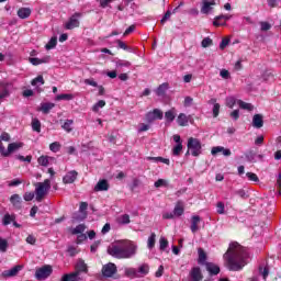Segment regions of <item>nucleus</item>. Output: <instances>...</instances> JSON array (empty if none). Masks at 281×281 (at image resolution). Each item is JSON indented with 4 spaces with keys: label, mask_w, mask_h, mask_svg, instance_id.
Returning <instances> with one entry per match:
<instances>
[{
    "label": "nucleus",
    "mask_w": 281,
    "mask_h": 281,
    "mask_svg": "<svg viewBox=\"0 0 281 281\" xmlns=\"http://www.w3.org/2000/svg\"><path fill=\"white\" fill-rule=\"evenodd\" d=\"M74 120H66L61 125V128L66 131V133H71L74 131Z\"/></svg>",
    "instance_id": "obj_28"
},
{
    "label": "nucleus",
    "mask_w": 281,
    "mask_h": 281,
    "mask_svg": "<svg viewBox=\"0 0 281 281\" xmlns=\"http://www.w3.org/2000/svg\"><path fill=\"white\" fill-rule=\"evenodd\" d=\"M246 177L249 179V181H254L255 183H258V181H260L258 176L254 172H247Z\"/></svg>",
    "instance_id": "obj_50"
},
{
    "label": "nucleus",
    "mask_w": 281,
    "mask_h": 281,
    "mask_svg": "<svg viewBox=\"0 0 281 281\" xmlns=\"http://www.w3.org/2000/svg\"><path fill=\"white\" fill-rule=\"evenodd\" d=\"M56 45H58V37L54 36L45 45V49H54V47H56Z\"/></svg>",
    "instance_id": "obj_34"
},
{
    "label": "nucleus",
    "mask_w": 281,
    "mask_h": 281,
    "mask_svg": "<svg viewBox=\"0 0 281 281\" xmlns=\"http://www.w3.org/2000/svg\"><path fill=\"white\" fill-rule=\"evenodd\" d=\"M237 104L239 105L240 109H244L245 111H254V105H251V103L238 100Z\"/></svg>",
    "instance_id": "obj_31"
},
{
    "label": "nucleus",
    "mask_w": 281,
    "mask_h": 281,
    "mask_svg": "<svg viewBox=\"0 0 281 281\" xmlns=\"http://www.w3.org/2000/svg\"><path fill=\"white\" fill-rule=\"evenodd\" d=\"M204 267L209 272V276H218V273H221V267L213 262H205Z\"/></svg>",
    "instance_id": "obj_11"
},
{
    "label": "nucleus",
    "mask_w": 281,
    "mask_h": 281,
    "mask_svg": "<svg viewBox=\"0 0 281 281\" xmlns=\"http://www.w3.org/2000/svg\"><path fill=\"white\" fill-rule=\"evenodd\" d=\"M223 258L228 271H243L247 265V258H249V254L245 247L238 244V241H233L229 244V247L224 254Z\"/></svg>",
    "instance_id": "obj_1"
},
{
    "label": "nucleus",
    "mask_w": 281,
    "mask_h": 281,
    "mask_svg": "<svg viewBox=\"0 0 281 281\" xmlns=\"http://www.w3.org/2000/svg\"><path fill=\"white\" fill-rule=\"evenodd\" d=\"M100 244H101L100 240L94 241V243L90 246V251H91L92 254H95V252L98 251V247H100Z\"/></svg>",
    "instance_id": "obj_60"
},
{
    "label": "nucleus",
    "mask_w": 281,
    "mask_h": 281,
    "mask_svg": "<svg viewBox=\"0 0 281 281\" xmlns=\"http://www.w3.org/2000/svg\"><path fill=\"white\" fill-rule=\"evenodd\" d=\"M218 113H221V104L215 103L213 105V117H216L218 115Z\"/></svg>",
    "instance_id": "obj_61"
},
{
    "label": "nucleus",
    "mask_w": 281,
    "mask_h": 281,
    "mask_svg": "<svg viewBox=\"0 0 281 281\" xmlns=\"http://www.w3.org/2000/svg\"><path fill=\"white\" fill-rule=\"evenodd\" d=\"M202 47H211V45H213V41L210 37H205L204 40H202L201 43Z\"/></svg>",
    "instance_id": "obj_53"
},
{
    "label": "nucleus",
    "mask_w": 281,
    "mask_h": 281,
    "mask_svg": "<svg viewBox=\"0 0 281 281\" xmlns=\"http://www.w3.org/2000/svg\"><path fill=\"white\" fill-rule=\"evenodd\" d=\"M181 150H183V144L179 143L172 148V155L175 157H179V155H181Z\"/></svg>",
    "instance_id": "obj_38"
},
{
    "label": "nucleus",
    "mask_w": 281,
    "mask_h": 281,
    "mask_svg": "<svg viewBox=\"0 0 281 281\" xmlns=\"http://www.w3.org/2000/svg\"><path fill=\"white\" fill-rule=\"evenodd\" d=\"M19 148H23V143H11L8 146V150L4 153V157H10L12 153L19 150Z\"/></svg>",
    "instance_id": "obj_14"
},
{
    "label": "nucleus",
    "mask_w": 281,
    "mask_h": 281,
    "mask_svg": "<svg viewBox=\"0 0 281 281\" xmlns=\"http://www.w3.org/2000/svg\"><path fill=\"white\" fill-rule=\"evenodd\" d=\"M166 91H168V83H162L157 88L156 93L157 95H164Z\"/></svg>",
    "instance_id": "obj_42"
},
{
    "label": "nucleus",
    "mask_w": 281,
    "mask_h": 281,
    "mask_svg": "<svg viewBox=\"0 0 281 281\" xmlns=\"http://www.w3.org/2000/svg\"><path fill=\"white\" fill-rule=\"evenodd\" d=\"M252 126L254 128H262L265 126V120L262 114H255L252 117Z\"/></svg>",
    "instance_id": "obj_15"
},
{
    "label": "nucleus",
    "mask_w": 281,
    "mask_h": 281,
    "mask_svg": "<svg viewBox=\"0 0 281 281\" xmlns=\"http://www.w3.org/2000/svg\"><path fill=\"white\" fill-rule=\"evenodd\" d=\"M87 229V226L85 224L77 225L72 231L71 234H82Z\"/></svg>",
    "instance_id": "obj_39"
},
{
    "label": "nucleus",
    "mask_w": 281,
    "mask_h": 281,
    "mask_svg": "<svg viewBox=\"0 0 281 281\" xmlns=\"http://www.w3.org/2000/svg\"><path fill=\"white\" fill-rule=\"evenodd\" d=\"M102 273L104 276V278H113V276H115V273H117V266H115V263H106L103 266L102 268Z\"/></svg>",
    "instance_id": "obj_7"
},
{
    "label": "nucleus",
    "mask_w": 281,
    "mask_h": 281,
    "mask_svg": "<svg viewBox=\"0 0 281 281\" xmlns=\"http://www.w3.org/2000/svg\"><path fill=\"white\" fill-rule=\"evenodd\" d=\"M234 104H236V99H234V97L226 99V106H228V109H234Z\"/></svg>",
    "instance_id": "obj_58"
},
{
    "label": "nucleus",
    "mask_w": 281,
    "mask_h": 281,
    "mask_svg": "<svg viewBox=\"0 0 281 281\" xmlns=\"http://www.w3.org/2000/svg\"><path fill=\"white\" fill-rule=\"evenodd\" d=\"M55 106H56V104H54V103H42L41 108L38 109V111H42V113L47 115V113H49V111L52 109H54Z\"/></svg>",
    "instance_id": "obj_26"
},
{
    "label": "nucleus",
    "mask_w": 281,
    "mask_h": 281,
    "mask_svg": "<svg viewBox=\"0 0 281 281\" xmlns=\"http://www.w3.org/2000/svg\"><path fill=\"white\" fill-rule=\"evenodd\" d=\"M217 214H225V204L223 202H217Z\"/></svg>",
    "instance_id": "obj_56"
},
{
    "label": "nucleus",
    "mask_w": 281,
    "mask_h": 281,
    "mask_svg": "<svg viewBox=\"0 0 281 281\" xmlns=\"http://www.w3.org/2000/svg\"><path fill=\"white\" fill-rule=\"evenodd\" d=\"M120 49H124L125 52H133V48L127 46L126 43H124L122 40L116 41Z\"/></svg>",
    "instance_id": "obj_45"
},
{
    "label": "nucleus",
    "mask_w": 281,
    "mask_h": 281,
    "mask_svg": "<svg viewBox=\"0 0 281 281\" xmlns=\"http://www.w3.org/2000/svg\"><path fill=\"white\" fill-rule=\"evenodd\" d=\"M156 238H157V235L155 233H151L147 241L148 249H153L155 247Z\"/></svg>",
    "instance_id": "obj_35"
},
{
    "label": "nucleus",
    "mask_w": 281,
    "mask_h": 281,
    "mask_svg": "<svg viewBox=\"0 0 281 281\" xmlns=\"http://www.w3.org/2000/svg\"><path fill=\"white\" fill-rule=\"evenodd\" d=\"M87 207H89V203L87 202H81L79 206V212L80 214H87Z\"/></svg>",
    "instance_id": "obj_55"
},
{
    "label": "nucleus",
    "mask_w": 281,
    "mask_h": 281,
    "mask_svg": "<svg viewBox=\"0 0 281 281\" xmlns=\"http://www.w3.org/2000/svg\"><path fill=\"white\" fill-rule=\"evenodd\" d=\"M199 223H201V217L199 215L192 216V220H191L192 234H196V232H199Z\"/></svg>",
    "instance_id": "obj_20"
},
{
    "label": "nucleus",
    "mask_w": 281,
    "mask_h": 281,
    "mask_svg": "<svg viewBox=\"0 0 281 281\" xmlns=\"http://www.w3.org/2000/svg\"><path fill=\"white\" fill-rule=\"evenodd\" d=\"M154 117H156V120H164V112H161V110L159 109H154L151 111Z\"/></svg>",
    "instance_id": "obj_48"
},
{
    "label": "nucleus",
    "mask_w": 281,
    "mask_h": 281,
    "mask_svg": "<svg viewBox=\"0 0 281 281\" xmlns=\"http://www.w3.org/2000/svg\"><path fill=\"white\" fill-rule=\"evenodd\" d=\"M188 150H191L193 157H199L202 153V145L199 138L190 137L187 143Z\"/></svg>",
    "instance_id": "obj_4"
},
{
    "label": "nucleus",
    "mask_w": 281,
    "mask_h": 281,
    "mask_svg": "<svg viewBox=\"0 0 281 281\" xmlns=\"http://www.w3.org/2000/svg\"><path fill=\"white\" fill-rule=\"evenodd\" d=\"M52 190V180L46 179L44 182H36L35 183V200L41 203L43 199H45V195L47 192Z\"/></svg>",
    "instance_id": "obj_3"
},
{
    "label": "nucleus",
    "mask_w": 281,
    "mask_h": 281,
    "mask_svg": "<svg viewBox=\"0 0 281 281\" xmlns=\"http://www.w3.org/2000/svg\"><path fill=\"white\" fill-rule=\"evenodd\" d=\"M198 254H199V259H198L199 265L205 266V262H207L205 261L207 260V255L205 254V250H203V248H199Z\"/></svg>",
    "instance_id": "obj_27"
},
{
    "label": "nucleus",
    "mask_w": 281,
    "mask_h": 281,
    "mask_svg": "<svg viewBox=\"0 0 281 281\" xmlns=\"http://www.w3.org/2000/svg\"><path fill=\"white\" fill-rule=\"evenodd\" d=\"M49 150H52V153H58V150H60V143L58 142H54L49 145Z\"/></svg>",
    "instance_id": "obj_49"
},
{
    "label": "nucleus",
    "mask_w": 281,
    "mask_h": 281,
    "mask_svg": "<svg viewBox=\"0 0 281 281\" xmlns=\"http://www.w3.org/2000/svg\"><path fill=\"white\" fill-rule=\"evenodd\" d=\"M30 14H32V10L30 8H21L18 10V16L20 19H29Z\"/></svg>",
    "instance_id": "obj_21"
},
{
    "label": "nucleus",
    "mask_w": 281,
    "mask_h": 281,
    "mask_svg": "<svg viewBox=\"0 0 281 281\" xmlns=\"http://www.w3.org/2000/svg\"><path fill=\"white\" fill-rule=\"evenodd\" d=\"M165 117L167 122H175V119L177 117V113H175V109H171L165 113Z\"/></svg>",
    "instance_id": "obj_32"
},
{
    "label": "nucleus",
    "mask_w": 281,
    "mask_h": 281,
    "mask_svg": "<svg viewBox=\"0 0 281 281\" xmlns=\"http://www.w3.org/2000/svg\"><path fill=\"white\" fill-rule=\"evenodd\" d=\"M5 98H10V83L0 82V100H5Z\"/></svg>",
    "instance_id": "obj_12"
},
{
    "label": "nucleus",
    "mask_w": 281,
    "mask_h": 281,
    "mask_svg": "<svg viewBox=\"0 0 281 281\" xmlns=\"http://www.w3.org/2000/svg\"><path fill=\"white\" fill-rule=\"evenodd\" d=\"M120 225H128L131 223V216L128 214H123L117 218Z\"/></svg>",
    "instance_id": "obj_33"
},
{
    "label": "nucleus",
    "mask_w": 281,
    "mask_h": 281,
    "mask_svg": "<svg viewBox=\"0 0 281 281\" xmlns=\"http://www.w3.org/2000/svg\"><path fill=\"white\" fill-rule=\"evenodd\" d=\"M214 5H216V0H203L201 13L202 14H212V12H214Z\"/></svg>",
    "instance_id": "obj_6"
},
{
    "label": "nucleus",
    "mask_w": 281,
    "mask_h": 281,
    "mask_svg": "<svg viewBox=\"0 0 281 281\" xmlns=\"http://www.w3.org/2000/svg\"><path fill=\"white\" fill-rule=\"evenodd\" d=\"M220 76H221L222 78H224V80L229 79V70H227V69H222V70L220 71Z\"/></svg>",
    "instance_id": "obj_62"
},
{
    "label": "nucleus",
    "mask_w": 281,
    "mask_h": 281,
    "mask_svg": "<svg viewBox=\"0 0 281 281\" xmlns=\"http://www.w3.org/2000/svg\"><path fill=\"white\" fill-rule=\"evenodd\" d=\"M136 251L137 246L131 240L116 241L108 248V254L119 259L133 258Z\"/></svg>",
    "instance_id": "obj_2"
},
{
    "label": "nucleus",
    "mask_w": 281,
    "mask_h": 281,
    "mask_svg": "<svg viewBox=\"0 0 281 281\" xmlns=\"http://www.w3.org/2000/svg\"><path fill=\"white\" fill-rule=\"evenodd\" d=\"M150 161H161L162 164H166L167 166H170V159L164 158V157H149Z\"/></svg>",
    "instance_id": "obj_44"
},
{
    "label": "nucleus",
    "mask_w": 281,
    "mask_h": 281,
    "mask_svg": "<svg viewBox=\"0 0 281 281\" xmlns=\"http://www.w3.org/2000/svg\"><path fill=\"white\" fill-rule=\"evenodd\" d=\"M22 269H23V266L18 265L10 270H4L2 272V278H14V276H19V271H21Z\"/></svg>",
    "instance_id": "obj_9"
},
{
    "label": "nucleus",
    "mask_w": 281,
    "mask_h": 281,
    "mask_svg": "<svg viewBox=\"0 0 281 281\" xmlns=\"http://www.w3.org/2000/svg\"><path fill=\"white\" fill-rule=\"evenodd\" d=\"M103 106H106V101L100 100L92 106V111H94V113H98L100 109H103Z\"/></svg>",
    "instance_id": "obj_36"
},
{
    "label": "nucleus",
    "mask_w": 281,
    "mask_h": 281,
    "mask_svg": "<svg viewBox=\"0 0 281 281\" xmlns=\"http://www.w3.org/2000/svg\"><path fill=\"white\" fill-rule=\"evenodd\" d=\"M106 190H109V181L105 179L99 180L94 187V192H106Z\"/></svg>",
    "instance_id": "obj_16"
},
{
    "label": "nucleus",
    "mask_w": 281,
    "mask_h": 281,
    "mask_svg": "<svg viewBox=\"0 0 281 281\" xmlns=\"http://www.w3.org/2000/svg\"><path fill=\"white\" fill-rule=\"evenodd\" d=\"M89 269L87 268V263H85V260L79 259L76 266V271L75 273H78L80 277V273H87Z\"/></svg>",
    "instance_id": "obj_18"
},
{
    "label": "nucleus",
    "mask_w": 281,
    "mask_h": 281,
    "mask_svg": "<svg viewBox=\"0 0 281 281\" xmlns=\"http://www.w3.org/2000/svg\"><path fill=\"white\" fill-rule=\"evenodd\" d=\"M150 271V267L148 263H143L140 267H138L137 273L140 276V278H144V276H148V272Z\"/></svg>",
    "instance_id": "obj_23"
},
{
    "label": "nucleus",
    "mask_w": 281,
    "mask_h": 281,
    "mask_svg": "<svg viewBox=\"0 0 281 281\" xmlns=\"http://www.w3.org/2000/svg\"><path fill=\"white\" fill-rule=\"evenodd\" d=\"M245 157H246L247 161L256 162V151H254V149L248 150L245 154Z\"/></svg>",
    "instance_id": "obj_37"
},
{
    "label": "nucleus",
    "mask_w": 281,
    "mask_h": 281,
    "mask_svg": "<svg viewBox=\"0 0 281 281\" xmlns=\"http://www.w3.org/2000/svg\"><path fill=\"white\" fill-rule=\"evenodd\" d=\"M37 164H40V166H44L45 168H47V166H49V157L48 156H41L37 159Z\"/></svg>",
    "instance_id": "obj_40"
},
{
    "label": "nucleus",
    "mask_w": 281,
    "mask_h": 281,
    "mask_svg": "<svg viewBox=\"0 0 281 281\" xmlns=\"http://www.w3.org/2000/svg\"><path fill=\"white\" fill-rule=\"evenodd\" d=\"M8 247H10L8 239L0 236V254H5V251H8Z\"/></svg>",
    "instance_id": "obj_30"
},
{
    "label": "nucleus",
    "mask_w": 281,
    "mask_h": 281,
    "mask_svg": "<svg viewBox=\"0 0 281 281\" xmlns=\"http://www.w3.org/2000/svg\"><path fill=\"white\" fill-rule=\"evenodd\" d=\"M79 16H81L80 13H75L66 23V30H74V27H80V21L78 20Z\"/></svg>",
    "instance_id": "obj_8"
},
{
    "label": "nucleus",
    "mask_w": 281,
    "mask_h": 281,
    "mask_svg": "<svg viewBox=\"0 0 281 281\" xmlns=\"http://www.w3.org/2000/svg\"><path fill=\"white\" fill-rule=\"evenodd\" d=\"M155 120H157V119L155 117V115L151 112H148L146 114V122H148L149 124L155 122Z\"/></svg>",
    "instance_id": "obj_63"
},
{
    "label": "nucleus",
    "mask_w": 281,
    "mask_h": 281,
    "mask_svg": "<svg viewBox=\"0 0 281 281\" xmlns=\"http://www.w3.org/2000/svg\"><path fill=\"white\" fill-rule=\"evenodd\" d=\"M159 249L160 251H166V249H168V239H166V237H160Z\"/></svg>",
    "instance_id": "obj_41"
},
{
    "label": "nucleus",
    "mask_w": 281,
    "mask_h": 281,
    "mask_svg": "<svg viewBox=\"0 0 281 281\" xmlns=\"http://www.w3.org/2000/svg\"><path fill=\"white\" fill-rule=\"evenodd\" d=\"M49 60H52L50 56H45L43 58H36V57L29 58V63H31L34 66L49 63Z\"/></svg>",
    "instance_id": "obj_17"
},
{
    "label": "nucleus",
    "mask_w": 281,
    "mask_h": 281,
    "mask_svg": "<svg viewBox=\"0 0 281 281\" xmlns=\"http://www.w3.org/2000/svg\"><path fill=\"white\" fill-rule=\"evenodd\" d=\"M183 202L182 201H178L175 209H173V214L175 216H183Z\"/></svg>",
    "instance_id": "obj_22"
},
{
    "label": "nucleus",
    "mask_w": 281,
    "mask_h": 281,
    "mask_svg": "<svg viewBox=\"0 0 281 281\" xmlns=\"http://www.w3.org/2000/svg\"><path fill=\"white\" fill-rule=\"evenodd\" d=\"M24 201H32L34 199V192H26L23 195Z\"/></svg>",
    "instance_id": "obj_64"
},
{
    "label": "nucleus",
    "mask_w": 281,
    "mask_h": 281,
    "mask_svg": "<svg viewBox=\"0 0 281 281\" xmlns=\"http://www.w3.org/2000/svg\"><path fill=\"white\" fill-rule=\"evenodd\" d=\"M14 221H16V215H10L9 213H7L2 218V225L8 226L10 225V223H13Z\"/></svg>",
    "instance_id": "obj_25"
},
{
    "label": "nucleus",
    "mask_w": 281,
    "mask_h": 281,
    "mask_svg": "<svg viewBox=\"0 0 281 281\" xmlns=\"http://www.w3.org/2000/svg\"><path fill=\"white\" fill-rule=\"evenodd\" d=\"M85 218H87V213L74 214L72 222L80 223V221H85Z\"/></svg>",
    "instance_id": "obj_43"
},
{
    "label": "nucleus",
    "mask_w": 281,
    "mask_h": 281,
    "mask_svg": "<svg viewBox=\"0 0 281 281\" xmlns=\"http://www.w3.org/2000/svg\"><path fill=\"white\" fill-rule=\"evenodd\" d=\"M116 67H131V61L119 59L116 60Z\"/></svg>",
    "instance_id": "obj_54"
},
{
    "label": "nucleus",
    "mask_w": 281,
    "mask_h": 281,
    "mask_svg": "<svg viewBox=\"0 0 281 281\" xmlns=\"http://www.w3.org/2000/svg\"><path fill=\"white\" fill-rule=\"evenodd\" d=\"M31 85L32 87H36V85H45V79H43V76H37L31 81Z\"/></svg>",
    "instance_id": "obj_47"
},
{
    "label": "nucleus",
    "mask_w": 281,
    "mask_h": 281,
    "mask_svg": "<svg viewBox=\"0 0 281 281\" xmlns=\"http://www.w3.org/2000/svg\"><path fill=\"white\" fill-rule=\"evenodd\" d=\"M223 150H225V147L223 146L213 147L211 150V155H218V153H223Z\"/></svg>",
    "instance_id": "obj_57"
},
{
    "label": "nucleus",
    "mask_w": 281,
    "mask_h": 281,
    "mask_svg": "<svg viewBox=\"0 0 281 281\" xmlns=\"http://www.w3.org/2000/svg\"><path fill=\"white\" fill-rule=\"evenodd\" d=\"M177 123L179 126H188V116L184 113H180Z\"/></svg>",
    "instance_id": "obj_29"
},
{
    "label": "nucleus",
    "mask_w": 281,
    "mask_h": 281,
    "mask_svg": "<svg viewBox=\"0 0 281 281\" xmlns=\"http://www.w3.org/2000/svg\"><path fill=\"white\" fill-rule=\"evenodd\" d=\"M191 281H201L203 280V273L201 272V268L194 267L190 271Z\"/></svg>",
    "instance_id": "obj_13"
},
{
    "label": "nucleus",
    "mask_w": 281,
    "mask_h": 281,
    "mask_svg": "<svg viewBox=\"0 0 281 281\" xmlns=\"http://www.w3.org/2000/svg\"><path fill=\"white\" fill-rule=\"evenodd\" d=\"M53 272L54 269L52 268V266L45 265L35 271V278L36 280H47V278H49Z\"/></svg>",
    "instance_id": "obj_5"
},
{
    "label": "nucleus",
    "mask_w": 281,
    "mask_h": 281,
    "mask_svg": "<svg viewBox=\"0 0 281 281\" xmlns=\"http://www.w3.org/2000/svg\"><path fill=\"white\" fill-rule=\"evenodd\" d=\"M235 194H237V196H240V199H249V194H247V192L243 189L235 191Z\"/></svg>",
    "instance_id": "obj_52"
},
{
    "label": "nucleus",
    "mask_w": 281,
    "mask_h": 281,
    "mask_svg": "<svg viewBox=\"0 0 281 281\" xmlns=\"http://www.w3.org/2000/svg\"><path fill=\"white\" fill-rule=\"evenodd\" d=\"M32 128L33 131H35L36 133H41V121H38V119H34L32 121Z\"/></svg>",
    "instance_id": "obj_46"
},
{
    "label": "nucleus",
    "mask_w": 281,
    "mask_h": 281,
    "mask_svg": "<svg viewBox=\"0 0 281 281\" xmlns=\"http://www.w3.org/2000/svg\"><path fill=\"white\" fill-rule=\"evenodd\" d=\"M56 100L60 101V100H74V94H58L56 97Z\"/></svg>",
    "instance_id": "obj_51"
},
{
    "label": "nucleus",
    "mask_w": 281,
    "mask_h": 281,
    "mask_svg": "<svg viewBox=\"0 0 281 281\" xmlns=\"http://www.w3.org/2000/svg\"><path fill=\"white\" fill-rule=\"evenodd\" d=\"M125 276L127 278H142V276L139 274V272H137V269L135 268H126Z\"/></svg>",
    "instance_id": "obj_24"
},
{
    "label": "nucleus",
    "mask_w": 281,
    "mask_h": 281,
    "mask_svg": "<svg viewBox=\"0 0 281 281\" xmlns=\"http://www.w3.org/2000/svg\"><path fill=\"white\" fill-rule=\"evenodd\" d=\"M10 203L13 205L14 210H21L23 207V199L16 193L11 195Z\"/></svg>",
    "instance_id": "obj_10"
},
{
    "label": "nucleus",
    "mask_w": 281,
    "mask_h": 281,
    "mask_svg": "<svg viewBox=\"0 0 281 281\" xmlns=\"http://www.w3.org/2000/svg\"><path fill=\"white\" fill-rule=\"evenodd\" d=\"M261 32H269L271 30V24L269 22H260Z\"/></svg>",
    "instance_id": "obj_59"
},
{
    "label": "nucleus",
    "mask_w": 281,
    "mask_h": 281,
    "mask_svg": "<svg viewBox=\"0 0 281 281\" xmlns=\"http://www.w3.org/2000/svg\"><path fill=\"white\" fill-rule=\"evenodd\" d=\"M76 179H78V172L76 170H72L63 178V181L64 183H74Z\"/></svg>",
    "instance_id": "obj_19"
}]
</instances>
